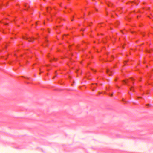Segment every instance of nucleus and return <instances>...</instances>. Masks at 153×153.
Instances as JSON below:
<instances>
[{
  "label": "nucleus",
  "instance_id": "6",
  "mask_svg": "<svg viewBox=\"0 0 153 153\" xmlns=\"http://www.w3.org/2000/svg\"><path fill=\"white\" fill-rule=\"evenodd\" d=\"M2 47H3V48H6L7 47L6 45L5 44V45L4 46H3Z\"/></svg>",
  "mask_w": 153,
  "mask_h": 153
},
{
  "label": "nucleus",
  "instance_id": "11",
  "mask_svg": "<svg viewBox=\"0 0 153 153\" xmlns=\"http://www.w3.org/2000/svg\"><path fill=\"white\" fill-rule=\"evenodd\" d=\"M2 22V23H4V22Z\"/></svg>",
  "mask_w": 153,
  "mask_h": 153
},
{
  "label": "nucleus",
  "instance_id": "2",
  "mask_svg": "<svg viewBox=\"0 0 153 153\" xmlns=\"http://www.w3.org/2000/svg\"><path fill=\"white\" fill-rule=\"evenodd\" d=\"M46 10L47 13H49L50 14V16L51 17H52L51 15L50 14L51 11V12L53 11V10L51 9V8L50 7H48L47 8H46Z\"/></svg>",
  "mask_w": 153,
  "mask_h": 153
},
{
  "label": "nucleus",
  "instance_id": "13",
  "mask_svg": "<svg viewBox=\"0 0 153 153\" xmlns=\"http://www.w3.org/2000/svg\"><path fill=\"white\" fill-rule=\"evenodd\" d=\"M6 24V25H7L8 24H7V23H6V24Z\"/></svg>",
  "mask_w": 153,
  "mask_h": 153
},
{
  "label": "nucleus",
  "instance_id": "15",
  "mask_svg": "<svg viewBox=\"0 0 153 153\" xmlns=\"http://www.w3.org/2000/svg\"><path fill=\"white\" fill-rule=\"evenodd\" d=\"M21 56H22V55H21Z\"/></svg>",
  "mask_w": 153,
  "mask_h": 153
},
{
  "label": "nucleus",
  "instance_id": "4",
  "mask_svg": "<svg viewBox=\"0 0 153 153\" xmlns=\"http://www.w3.org/2000/svg\"><path fill=\"white\" fill-rule=\"evenodd\" d=\"M45 42H46V44H45V45H43V46H48V41L46 39L45 40Z\"/></svg>",
  "mask_w": 153,
  "mask_h": 153
},
{
  "label": "nucleus",
  "instance_id": "8",
  "mask_svg": "<svg viewBox=\"0 0 153 153\" xmlns=\"http://www.w3.org/2000/svg\"><path fill=\"white\" fill-rule=\"evenodd\" d=\"M42 68H40V72H42Z\"/></svg>",
  "mask_w": 153,
  "mask_h": 153
},
{
  "label": "nucleus",
  "instance_id": "3",
  "mask_svg": "<svg viewBox=\"0 0 153 153\" xmlns=\"http://www.w3.org/2000/svg\"><path fill=\"white\" fill-rule=\"evenodd\" d=\"M36 38H28L27 40H28V41L31 42H33L35 39Z\"/></svg>",
  "mask_w": 153,
  "mask_h": 153
},
{
  "label": "nucleus",
  "instance_id": "1",
  "mask_svg": "<svg viewBox=\"0 0 153 153\" xmlns=\"http://www.w3.org/2000/svg\"><path fill=\"white\" fill-rule=\"evenodd\" d=\"M113 68H111V69H107L106 70L107 73L109 75H112L113 74Z\"/></svg>",
  "mask_w": 153,
  "mask_h": 153
},
{
  "label": "nucleus",
  "instance_id": "5",
  "mask_svg": "<svg viewBox=\"0 0 153 153\" xmlns=\"http://www.w3.org/2000/svg\"><path fill=\"white\" fill-rule=\"evenodd\" d=\"M26 7H27V5H25V8H23L24 10H28L27 8Z\"/></svg>",
  "mask_w": 153,
  "mask_h": 153
},
{
  "label": "nucleus",
  "instance_id": "10",
  "mask_svg": "<svg viewBox=\"0 0 153 153\" xmlns=\"http://www.w3.org/2000/svg\"><path fill=\"white\" fill-rule=\"evenodd\" d=\"M46 68H47V67H45L44 68L46 69H47Z\"/></svg>",
  "mask_w": 153,
  "mask_h": 153
},
{
  "label": "nucleus",
  "instance_id": "9",
  "mask_svg": "<svg viewBox=\"0 0 153 153\" xmlns=\"http://www.w3.org/2000/svg\"><path fill=\"white\" fill-rule=\"evenodd\" d=\"M54 60L56 61L57 60V59L55 58H54Z\"/></svg>",
  "mask_w": 153,
  "mask_h": 153
},
{
  "label": "nucleus",
  "instance_id": "14",
  "mask_svg": "<svg viewBox=\"0 0 153 153\" xmlns=\"http://www.w3.org/2000/svg\"><path fill=\"white\" fill-rule=\"evenodd\" d=\"M113 95V94H111V96H112V95Z\"/></svg>",
  "mask_w": 153,
  "mask_h": 153
},
{
  "label": "nucleus",
  "instance_id": "7",
  "mask_svg": "<svg viewBox=\"0 0 153 153\" xmlns=\"http://www.w3.org/2000/svg\"><path fill=\"white\" fill-rule=\"evenodd\" d=\"M127 61H125L124 62V65H126V63H127Z\"/></svg>",
  "mask_w": 153,
  "mask_h": 153
},
{
  "label": "nucleus",
  "instance_id": "12",
  "mask_svg": "<svg viewBox=\"0 0 153 153\" xmlns=\"http://www.w3.org/2000/svg\"><path fill=\"white\" fill-rule=\"evenodd\" d=\"M36 25H38V23L37 22H36Z\"/></svg>",
  "mask_w": 153,
  "mask_h": 153
},
{
  "label": "nucleus",
  "instance_id": "16",
  "mask_svg": "<svg viewBox=\"0 0 153 153\" xmlns=\"http://www.w3.org/2000/svg\"><path fill=\"white\" fill-rule=\"evenodd\" d=\"M44 1H45V0H43Z\"/></svg>",
  "mask_w": 153,
  "mask_h": 153
}]
</instances>
